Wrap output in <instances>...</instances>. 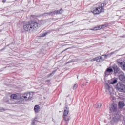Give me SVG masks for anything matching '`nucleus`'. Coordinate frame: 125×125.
I'll return each instance as SVG.
<instances>
[{
    "instance_id": "1",
    "label": "nucleus",
    "mask_w": 125,
    "mask_h": 125,
    "mask_svg": "<svg viewBox=\"0 0 125 125\" xmlns=\"http://www.w3.org/2000/svg\"><path fill=\"white\" fill-rule=\"evenodd\" d=\"M43 24V21L42 20L38 22L37 21L26 22L23 24V28L26 32H34V31H37Z\"/></svg>"
},
{
    "instance_id": "2",
    "label": "nucleus",
    "mask_w": 125,
    "mask_h": 125,
    "mask_svg": "<svg viewBox=\"0 0 125 125\" xmlns=\"http://www.w3.org/2000/svg\"><path fill=\"white\" fill-rule=\"evenodd\" d=\"M34 95V92H25L20 96V99L23 101H29L33 98Z\"/></svg>"
},
{
    "instance_id": "3",
    "label": "nucleus",
    "mask_w": 125,
    "mask_h": 125,
    "mask_svg": "<svg viewBox=\"0 0 125 125\" xmlns=\"http://www.w3.org/2000/svg\"><path fill=\"white\" fill-rule=\"evenodd\" d=\"M103 8L102 7V5H101L98 7L95 8L93 9V10L92 11V13L93 14H95L96 15L98 14H100L101 12H103Z\"/></svg>"
},
{
    "instance_id": "4",
    "label": "nucleus",
    "mask_w": 125,
    "mask_h": 125,
    "mask_svg": "<svg viewBox=\"0 0 125 125\" xmlns=\"http://www.w3.org/2000/svg\"><path fill=\"white\" fill-rule=\"evenodd\" d=\"M116 89L120 92H125V85L121 83H118L116 85Z\"/></svg>"
},
{
    "instance_id": "5",
    "label": "nucleus",
    "mask_w": 125,
    "mask_h": 125,
    "mask_svg": "<svg viewBox=\"0 0 125 125\" xmlns=\"http://www.w3.org/2000/svg\"><path fill=\"white\" fill-rule=\"evenodd\" d=\"M60 11H62V9H61L59 11H54V12H51L49 13H46L44 14V15H55V14H62V12H60Z\"/></svg>"
},
{
    "instance_id": "6",
    "label": "nucleus",
    "mask_w": 125,
    "mask_h": 125,
    "mask_svg": "<svg viewBox=\"0 0 125 125\" xmlns=\"http://www.w3.org/2000/svg\"><path fill=\"white\" fill-rule=\"evenodd\" d=\"M110 110L111 112H116L118 108V105L116 104H112L110 105Z\"/></svg>"
},
{
    "instance_id": "7",
    "label": "nucleus",
    "mask_w": 125,
    "mask_h": 125,
    "mask_svg": "<svg viewBox=\"0 0 125 125\" xmlns=\"http://www.w3.org/2000/svg\"><path fill=\"white\" fill-rule=\"evenodd\" d=\"M105 58H106V56L103 55L101 57H96V61H97V62H102L103 60H105Z\"/></svg>"
},
{
    "instance_id": "8",
    "label": "nucleus",
    "mask_w": 125,
    "mask_h": 125,
    "mask_svg": "<svg viewBox=\"0 0 125 125\" xmlns=\"http://www.w3.org/2000/svg\"><path fill=\"white\" fill-rule=\"evenodd\" d=\"M119 120H120V118L119 117V115H117L112 118L110 123L112 124V125H114V124H115V123L116 122H118Z\"/></svg>"
},
{
    "instance_id": "9",
    "label": "nucleus",
    "mask_w": 125,
    "mask_h": 125,
    "mask_svg": "<svg viewBox=\"0 0 125 125\" xmlns=\"http://www.w3.org/2000/svg\"><path fill=\"white\" fill-rule=\"evenodd\" d=\"M103 28H106V25H100V26L96 27L94 28L90 29V30H91L92 31H97L98 30H100L101 29H103Z\"/></svg>"
},
{
    "instance_id": "10",
    "label": "nucleus",
    "mask_w": 125,
    "mask_h": 125,
    "mask_svg": "<svg viewBox=\"0 0 125 125\" xmlns=\"http://www.w3.org/2000/svg\"><path fill=\"white\" fill-rule=\"evenodd\" d=\"M118 65L122 68L123 70L125 71V63L124 62H121L120 61H117Z\"/></svg>"
},
{
    "instance_id": "11",
    "label": "nucleus",
    "mask_w": 125,
    "mask_h": 125,
    "mask_svg": "<svg viewBox=\"0 0 125 125\" xmlns=\"http://www.w3.org/2000/svg\"><path fill=\"white\" fill-rule=\"evenodd\" d=\"M111 74H113V69L110 68H107L105 72V74L106 75V76H109Z\"/></svg>"
},
{
    "instance_id": "12",
    "label": "nucleus",
    "mask_w": 125,
    "mask_h": 125,
    "mask_svg": "<svg viewBox=\"0 0 125 125\" xmlns=\"http://www.w3.org/2000/svg\"><path fill=\"white\" fill-rule=\"evenodd\" d=\"M68 114H69V108H68V106H65V107H64L63 117L68 116Z\"/></svg>"
},
{
    "instance_id": "13",
    "label": "nucleus",
    "mask_w": 125,
    "mask_h": 125,
    "mask_svg": "<svg viewBox=\"0 0 125 125\" xmlns=\"http://www.w3.org/2000/svg\"><path fill=\"white\" fill-rule=\"evenodd\" d=\"M63 119L65 121L66 125H68V123H69V121H70V116H68V115L65 116H63Z\"/></svg>"
},
{
    "instance_id": "14",
    "label": "nucleus",
    "mask_w": 125,
    "mask_h": 125,
    "mask_svg": "<svg viewBox=\"0 0 125 125\" xmlns=\"http://www.w3.org/2000/svg\"><path fill=\"white\" fill-rule=\"evenodd\" d=\"M112 68H113L114 73L115 74L120 71V68H119V67H118V66L116 65H113Z\"/></svg>"
},
{
    "instance_id": "15",
    "label": "nucleus",
    "mask_w": 125,
    "mask_h": 125,
    "mask_svg": "<svg viewBox=\"0 0 125 125\" xmlns=\"http://www.w3.org/2000/svg\"><path fill=\"white\" fill-rule=\"evenodd\" d=\"M118 106L120 109L124 108V106H125V103L123 101L119 102L118 103Z\"/></svg>"
},
{
    "instance_id": "16",
    "label": "nucleus",
    "mask_w": 125,
    "mask_h": 125,
    "mask_svg": "<svg viewBox=\"0 0 125 125\" xmlns=\"http://www.w3.org/2000/svg\"><path fill=\"white\" fill-rule=\"evenodd\" d=\"M34 111L35 113H39L40 112V106L36 105L34 107Z\"/></svg>"
},
{
    "instance_id": "17",
    "label": "nucleus",
    "mask_w": 125,
    "mask_h": 125,
    "mask_svg": "<svg viewBox=\"0 0 125 125\" xmlns=\"http://www.w3.org/2000/svg\"><path fill=\"white\" fill-rule=\"evenodd\" d=\"M105 88L109 92H111V90H112V88H111V87H110V86L108 84H106Z\"/></svg>"
},
{
    "instance_id": "18",
    "label": "nucleus",
    "mask_w": 125,
    "mask_h": 125,
    "mask_svg": "<svg viewBox=\"0 0 125 125\" xmlns=\"http://www.w3.org/2000/svg\"><path fill=\"white\" fill-rule=\"evenodd\" d=\"M119 79L120 81H122V82H125V76L122 74L119 76Z\"/></svg>"
},
{
    "instance_id": "19",
    "label": "nucleus",
    "mask_w": 125,
    "mask_h": 125,
    "mask_svg": "<svg viewBox=\"0 0 125 125\" xmlns=\"http://www.w3.org/2000/svg\"><path fill=\"white\" fill-rule=\"evenodd\" d=\"M102 106V104L100 103H97L95 105V108H101V106Z\"/></svg>"
},
{
    "instance_id": "20",
    "label": "nucleus",
    "mask_w": 125,
    "mask_h": 125,
    "mask_svg": "<svg viewBox=\"0 0 125 125\" xmlns=\"http://www.w3.org/2000/svg\"><path fill=\"white\" fill-rule=\"evenodd\" d=\"M38 123V120H37V118H35L32 122V125H36Z\"/></svg>"
},
{
    "instance_id": "21",
    "label": "nucleus",
    "mask_w": 125,
    "mask_h": 125,
    "mask_svg": "<svg viewBox=\"0 0 125 125\" xmlns=\"http://www.w3.org/2000/svg\"><path fill=\"white\" fill-rule=\"evenodd\" d=\"M11 98L12 99H17V95L16 94H12L11 96Z\"/></svg>"
},
{
    "instance_id": "22",
    "label": "nucleus",
    "mask_w": 125,
    "mask_h": 125,
    "mask_svg": "<svg viewBox=\"0 0 125 125\" xmlns=\"http://www.w3.org/2000/svg\"><path fill=\"white\" fill-rule=\"evenodd\" d=\"M118 82V80L117 79H114L112 82H111V84H115Z\"/></svg>"
},
{
    "instance_id": "23",
    "label": "nucleus",
    "mask_w": 125,
    "mask_h": 125,
    "mask_svg": "<svg viewBox=\"0 0 125 125\" xmlns=\"http://www.w3.org/2000/svg\"><path fill=\"white\" fill-rule=\"evenodd\" d=\"M47 35V32H45L44 33H42L41 34V37H45Z\"/></svg>"
},
{
    "instance_id": "24",
    "label": "nucleus",
    "mask_w": 125,
    "mask_h": 125,
    "mask_svg": "<svg viewBox=\"0 0 125 125\" xmlns=\"http://www.w3.org/2000/svg\"><path fill=\"white\" fill-rule=\"evenodd\" d=\"M78 87V85H77V84H75L74 85L73 87V89H76Z\"/></svg>"
},
{
    "instance_id": "25",
    "label": "nucleus",
    "mask_w": 125,
    "mask_h": 125,
    "mask_svg": "<svg viewBox=\"0 0 125 125\" xmlns=\"http://www.w3.org/2000/svg\"><path fill=\"white\" fill-rule=\"evenodd\" d=\"M4 111H6V109L3 108H0V112H4Z\"/></svg>"
},
{
    "instance_id": "26",
    "label": "nucleus",
    "mask_w": 125,
    "mask_h": 125,
    "mask_svg": "<svg viewBox=\"0 0 125 125\" xmlns=\"http://www.w3.org/2000/svg\"><path fill=\"white\" fill-rule=\"evenodd\" d=\"M91 61H92V62H93V61H96V57L93 59H92L91 60Z\"/></svg>"
},
{
    "instance_id": "27",
    "label": "nucleus",
    "mask_w": 125,
    "mask_h": 125,
    "mask_svg": "<svg viewBox=\"0 0 125 125\" xmlns=\"http://www.w3.org/2000/svg\"><path fill=\"white\" fill-rule=\"evenodd\" d=\"M55 72H56V71H54L52 73H50V76H52V75L54 74Z\"/></svg>"
},
{
    "instance_id": "28",
    "label": "nucleus",
    "mask_w": 125,
    "mask_h": 125,
    "mask_svg": "<svg viewBox=\"0 0 125 125\" xmlns=\"http://www.w3.org/2000/svg\"><path fill=\"white\" fill-rule=\"evenodd\" d=\"M2 2H3V3H5V2H6V0H2Z\"/></svg>"
},
{
    "instance_id": "29",
    "label": "nucleus",
    "mask_w": 125,
    "mask_h": 125,
    "mask_svg": "<svg viewBox=\"0 0 125 125\" xmlns=\"http://www.w3.org/2000/svg\"><path fill=\"white\" fill-rule=\"evenodd\" d=\"M60 12H62V13H63V10H62V11H60Z\"/></svg>"
},
{
    "instance_id": "30",
    "label": "nucleus",
    "mask_w": 125,
    "mask_h": 125,
    "mask_svg": "<svg viewBox=\"0 0 125 125\" xmlns=\"http://www.w3.org/2000/svg\"><path fill=\"white\" fill-rule=\"evenodd\" d=\"M9 104H12L11 103H9Z\"/></svg>"
}]
</instances>
